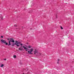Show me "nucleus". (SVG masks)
<instances>
[{
  "label": "nucleus",
  "mask_w": 74,
  "mask_h": 74,
  "mask_svg": "<svg viewBox=\"0 0 74 74\" xmlns=\"http://www.w3.org/2000/svg\"><path fill=\"white\" fill-rule=\"evenodd\" d=\"M23 48L26 51H27V48L23 46V47L22 46H21L18 48V49L19 50V51H23Z\"/></svg>",
  "instance_id": "f257e3e1"
},
{
  "label": "nucleus",
  "mask_w": 74,
  "mask_h": 74,
  "mask_svg": "<svg viewBox=\"0 0 74 74\" xmlns=\"http://www.w3.org/2000/svg\"><path fill=\"white\" fill-rule=\"evenodd\" d=\"M34 54L36 55H41V53L40 52L38 51L37 50L35 49L34 51Z\"/></svg>",
  "instance_id": "f03ea898"
},
{
  "label": "nucleus",
  "mask_w": 74,
  "mask_h": 74,
  "mask_svg": "<svg viewBox=\"0 0 74 74\" xmlns=\"http://www.w3.org/2000/svg\"><path fill=\"white\" fill-rule=\"evenodd\" d=\"M21 44V42H18V41H15V42L14 43V45H15L17 47H19V45Z\"/></svg>",
  "instance_id": "7ed1b4c3"
},
{
  "label": "nucleus",
  "mask_w": 74,
  "mask_h": 74,
  "mask_svg": "<svg viewBox=\"0 0 74 74\" xmlns=\"http://www.w3.org/2000/svg\"><path fill=\"white\" fill-rule=\"evenodd\" d=\"M1 42L2 43H3L4 44H5L6 45H8V43L7 42V41L3 39H1Z\"/></svg>",
  "instance_id": "20e7f679"
},
{
  "label": "nucleus",
  "mask_w": 74,
  "mask_h": 74,
  "mask_svg": "<svg viewBox=\"0 0 74 74\" xmlns=\"http://www.w3.org/2000/svg\"><path fill=\"white\" fill-rule=\"evenodd\" d=\"M34 51V49L33 48H31V49H29V51H28V53H30V54H32V52Z\"/></svg>",
  "instance_id": "39448f33"
},
{
  "label": "nucleus",
  "mask_w": 74,
  "mask_h": 74,
  "mask_svg": "<svg viewBox=\"0 0 74 74\" xmlns=\"http://www.w3.org/2000/svg\"><path fill=\"white\" fill-rule=\"evenodd\" d=\"M8 40L9 41V43L15 42V41L12 38H8Z\"/></svg>",
  "instance_id": "423d86ee"
},
{
  "label": "nucleus",
  "mask_w": 74,
  "mask_h": 74,
  "mask_svg": "<svg viewBox=\"0 0 74 74\" xmlns=\"http://www.w3.org/2000/svg\"><path fill=\"white\" fill-rule=\"evenodd\" d=\"M3 66H4V64H2L0 66L1 67H3Z\"/></svg>",
  "instance_id": "0eeeda50"
},
{
  "label": "nucleus",
  "mask_w": 74,
  "mask_h": 74,
  "mask_svg": "<svg viewBox=\"0 0 74 74\" xmlns=\"http://www.w3.org/2000/svg\"><path fill=\"white\" fill-rule=\"evenodd\" d=\"M13 58H16V56L14 55L13 56Z\"/></svg>",
  "instance_id": "6e6552de"
},
{
  "label": "nucleus",
  "mask_w": 74,
  "mask_h": 74,
  "mask_svg": "<svg viewBox=\"0 0 74 74\" xmlns=\"http://www.w3.org/2000/svg\"><path fill=\"white\" fill-rule=\"evenodd\" d=\"M28 47H29V48H32V47L30 45H29L28 46Z\"/></svg>",
  "instance_id": "1a4fd4ad"
},
{
  "label": "nucleus",
  "mask_w": 74,
  "mask_h": 74,
  "mask_svg": "<svg viewBox=\"0 0 74 74\" xmlns=\"http://www.w3.org/2000/svg\"><path fill=\"white\" fill-rule=\"evenodd\" d=\"M0 18H1V20H2V19H3V16H1L0 17Z\"/></svg>",
  "instance_id": "9d476101"
},
{
  "label": "nucleus",
  "mask_w": 74,
  "mask_h": 74,
  "mask_svg": "<svg viewBox=\"0 0 74 74\" xmlns=\"http://www.w3.org/2000/svg\"><path fill=\"white\" fill-rule=\"evenodd\" d=\"M9 43V44H8V46H10V45H11V43H10V42Z\"/></svg>",
  "instance_id": "9b49d317"
},
{
  "label": "nucleus",
  "mask_w": 74,
  "mask_h": 74,
  "mask_svg": "<svg viewBox=\"0 0 74 74\" xmlns=\"http://www.w3.org/2000/svg\"><path fill=\"white\" fill-rule=\"evenodd\" d=\"M22 45H23V44H22V43L21 44V46H22Z\"/></svg>",
  "instance_id": "f8f14e48"
},
{
  "label": "nucleus",
  "mask_w": 74,
  "mask_h": 74,
  "mask_svg": "<svg viewBox=\"0 0 74 74\" xmlns=\"http://www.w3.org/2000/svg\"><path fill=\"white\" fill-rule=\"evenodd\" d=\"M61 29H63V27H61Z\"/></svg>",
  "instance_id": "ddd939ff"
},
{
  "label": "nucleus",
  "mask_w": 74,
  "mask_h": 74,
  "mask_svg": "<svg viewBox=\"0 0 74 74\" xmlns=\"http://www.w3.org/2000/svg\"><path fill=\"white\" fill-rule=\"evenodd\" d=\"M7 60V59H4V60Z\"/></svg>",
  "instance_id": "4468645a"
},
{
  "label": "nucleus",
  "mask_w": 74,
  "mask_h": 74,
  "mask_svg": "<svg viewBox=\"0 0 74 74\" xmlns=\"http://www.w3.org/2000/svg\"><path fill=\"white\" fill-rule=\"evenodd\" d=\"M60 59H58V61H60Z\"/></svg>",
  "instance_id": "2eb2a0df"
},
{
  "label": "nucleus",
  "mask_w": 74,
  "mask_h": 74,
  "mask_svg": "<svg viewBox=\"0 0 74 74\" xmlns=\"http://www.w3.org/2000/svg\"><path fill=\"white\" fill-rule=\"evenodd\" d=\"M14 26L16 27V26H17V25H14Z\"/></svg>",
  "instance_id": "dca6fc26"
},
{
  "label": "nucleus",
  "mask_w": 74,
  "mask_h": 74,
  "mask_svg": "<svg viewBox=\"0 0 74 74\" xmlns=\"http://www.w3.org/2000/svg\"><path fill=\"white\" fill-rule=\"evenodd\" d=\"M1 38H3V36H1Z\"/></svg>",
  "instance_id": "f3484780"
},
{
  "label": "nucleus",
  "mask_w": 74,
  "mask_h": 74,
  "mask_svg": "<svg viewBox=\"0 0 74 74\" xmlns=\"http://www.w3.org/2000/svg\"><path fill=\"white\" fill-rule=\"evenodd\" d=\"M57 63H58V64H59V62H58Z\"/></svg>",
  "instance_id": "a211bd4d"
}]
</instances>
